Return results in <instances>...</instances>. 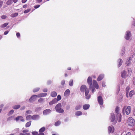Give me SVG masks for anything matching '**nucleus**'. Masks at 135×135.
Masks as SVG:
<instances>
[{
  "label": "nucleus",
  "mask_w": 135,
  "mask_h": 135,
  "mask_svg": "<svg viewBox=\"0 0 135 135\" xmlns=\"http://www.w3.org/2000/svg\"><path fill=\"white\" fill-rule=\"evenodd\" d=\"M80 91L84 93L85 92V95L86 99H88L90 97V95L88 94L89 92V90L87 89L86 86L84 85H82L80 88Z\"/></svg>",
  "instance_id": "1"
},
{
  "label": "nucleus",
  "mask_w": 135,
  "mask_h": 135,
  "mask_svg": "<svg viewBox=\"0 0 135 135\" xmlns=\"http://www.w3.org/2000/svg\"><path fill=\"white\" fill-rule=\"evenodd\" d=\"M55 108L56 111L58 113H62L64 112L63 109L61 108V105L60 103H59L56 105Z\"/></svg>",
  "instance_id": "2"
},
{
  "label": "nucleus",
  "mask_w": 135,
  "mask_h": 135,
  "mask_svg": "<svg viewBox=\"0 0 135 135\" xmlns=\"http://www.w3.org/2000/svg\"><path fill=\"white\" fill-rule=\"evenodd\" d=\"M128 125L131 126H133L135 124V121L132 117L129 118L128 120Z\"/></svg>",
  "instance_id": "3"
},
{
  "label": "nucleus",
  "mask_w": 135,
  "mask_h": 135,
  "mask_svg": "<svg viewBox=\"0 0 135 135\" xmlns=\"http://www.w3.org/2000/svg\"><path fill=\"white\" fill-rule=\"evenodd\" d=\"M131 33L130 31H126L125 36V38L126 40H129L130 39L131 36Z\"/></svg>",
  "instance_id": "4"
},
{
  "label": "nucleus",
  "mask_w": 135,
  "mask_h": 135,
  "mask_svg": "<svg viewBox=\"0 0 135 135\" xmlns=\"http://www.w3.org/2000/svg\"><path fill=\"white\" fill-rule=\"evenodd\" d=\"M98 101L99 104L102 105L103 103V100L101 96H99L98 97Z\"/></svg>",
  "instance_id": "5"
},
{
  "label": "nucleus",
  "mask_w": 135,
  "mask_h": 135,
  "mask_svg": "<svg viewBox=\"0 0 135 135\" xmlns=\"http://www.w3.org/2000/svg\"><path fill=\"white\" fill-rule=\"evenodd\" d=\"M121 76L122 78H124L129 76L126 71L124 70L122 72Z\"/></svg>",
  "instance_id": "6"
},
{
  "label": "nucleus",
  "mask_w": 135,
  "mask_h": 135,
  "mask_svg": "<svg viewBox=\"0 0 135 135\" xmlns=\"http://www.w3.org/2000/svg\"><path fill=\"white\" fill-rule=\"evenodd\" d=\"M131 107L130 106H128L126 109V113L127 115L131 113Z\"/></svg>",
  "instance_id": "7"
},
{
  "label": "nucleus",
  "mask_w": 135,
  "mask_h": 135,
  "mask_svg": "<svg viewBox=\"0 0 135 135\" xmlns=\"http://www.w3.org/2000/svg\"><path fill=\"white\" fill-rule=\"evenodd\" d=\"M37 97H38L37 95H32L29 99V101L30 102H32V101H34L36 100Z\"/></svg>",
  "instance_id": "8"
},
{
  "label": "nucleus",
  "mask_w": 135,
  "mask_h": 135,
  "mask_svg": "<svg viewBox=\"0 0 135 135\" xmlns=\"http://www.w3.org/2000/svg\"><path fill=\"white\" fill-rule=\"evenodd\" d=\"M87 83L89 85V88H91V86L92 84V78L91 77H89L87 80Z\"/></svg>",
  "instance_id": "9"
},
{
  "label": "nucleus",
  "mask_w": 135,
  "mask_h": 135,
  "mask_svg": "<svg viewBox=\"0 0 135 135\" xmlns=\"http://www.w3.org/2000/svg\"><path fill=\"white\" fill-rule=\"evenodd\" d=\"M114 132V127L112 126H109L108 127V132L109 133H113Z\"/></svg>",
  "instance_id": "10"
},
{
  "label": "nucleus",
  "mask_w": 135,
  "mask_h": 135,
  "mask_svg": "<svg viewBox=\"0 0 135 135\" xmlns=\"http://www.w3.org/2000/svg\"><path fill=\"white\" fill-rule=\"evenodd\" d=\"M51 112V111L50 109H47L44 110L43 112V114L44 115H46L49 114Z\"/></svg>",
  "instance_id": "11"
},
{
  "label": "nucleus",
  "mask_w": 135,
  "mask_h": 135,
  "mask_svg": "<svg viewBox=\"0 0 135 135\" xmlns=\"http://www.w3.org/2000/svg\"><path fill=\"white\" fill-rule=\"evenodd\" d=\"M57 101V99L56 98H55L49 102V104L50 105H52L56 103Z\"/></svg>",
  "instance_id": "12"
},
{
  "label": "nucleus",
  "mask_w": 135,
  "mask_h": 135,
  "mask_svg": "<svg viewBox=\"0 0 135 135\" xmlns=\"http://www.w3.org/2000/svg\"><path fill=\"white\" fill-rule=\"evenodd\" d=\"M129 57V60H131L132 62H135V54H134Z\"/></svg>",
  "instance_id": "13"
},
{
  "label": "nucleus",
  "mask_w": 135,
  "mask_h": 135,
  "mask_svg": "<svg viewBox=\"0 0 135 135\" xmlns=\"http://www.w3.org/2000/svg\"><path fill=\"white\" fill-rule=\"evenodd\" d=\"M93 85L94 87L98 89L99 88V86L97 82L95 80H93Z\"/></svg>",
  "instance_id": "14"
},
{
  "label": "nucleus",
  "mask_w": 135,
  "mask_h": 135,
  "mask_svg": "<svg viewBox=\"0 0 135 135\" xmlns=\"http://www.w3.org/2000/svg\"><path fill=\"white\" fill-rule=\"evenodd\" d=\"M23 117L22 116H19L17 117L16 118L15 120L16 121H18L19 120H21V121L24 122L25 120L23 119Z\"/></svg>",
  "instance_id": "15"
},
{
  "label": "nucleus",
  "mask_w": 135,
  "mask_h": 135,
  "mask_svg": "<svg viewBox=\"0 0 135 135\" xmlns=\"http://www.w3.org/2000/svg\"><path fill=\"white\" fill-rule=\"evenodd\" d=\"M40 118V116L37 115H35L31 116V119L33 120L38 119Z\"/></svg>",
  "instance_id": "16"
},
{
  "label": "nucleus",
  "mask_w": 135,
  "mask_h": 135,
  "mask_svg": "<svg viewBox=\"0 0 135 135\" xmlns=\"http://www.w3.org/2000/svg\"><path fill=\"white\" fill-rule=\"evenodd\" d=\"M132 61L131 60H129V57H128L127 58V61L126 62V65L129 66L131 64Z\"/></svg>",
  "instance_id": "17"
},
{
  "label": "nucleus",
  "mask_w": 135,
  "mask_h": 135,
  "mask_svg": "<svg viewBox=\"0 0 135 135\" xmlns=\"http://www.w3.org/2000/svg\"><path fill=\"white\" fill-rule=\"evenodd\" d=\"M117 118L118 122H120L121 120L122 117L121 114L120 113H118L117 115Z\"/></svg>",
  "instance_id": "18"
},
{
  "label": "nucleus",
  "mask_w": 135,
  "mask_h": 135,
  "mask_svg": "<svg viewBox=\"0 0 135 135\" xmlns=\"http://www.w3.org/2000/svg\"><path fill=\"white\" fill-rule=\"evenodd\" d=\"M47 95L46 93H41L37 95V96L38 98H40L42 97H45Z\"/></svg>",
  "instance_id": "19"
},
{
  "label": "nucleus",
  "mask_w": 135,
  "mask_h": 135,
  "mask_svg": "<svg viewBox=\"0 0 135 135\" xmlns=\"http://www.w3.org/2000/svg\"><path fill=\"white\" fill-rule=\"evenodd\" d=\"M70 93V91L69 89H67L65 92L64 95L66 97L68 96Z\"/></svg>",
  "instance_id": "20"
},
{
  "label": "nucleus",
  "mask_w": 135,
  "mask_h": 135,
  "mask_svg": "<svg viewBox=\"0 0 135 135\" xmlns=\"http://www.w3.org/2000/svg\"><path fill=\"white\" fill-rule=\"evenodd\" d=\"M90 105L88 104H86L84 105L83 106V109L85 110H87L89 107Z\"/></svg>",
  "instance_id": "21"
},
{
  "label": "nucleus",
  "mask_w": 135,
  "mask_h": 135,
  "mask_svg": "<svg viewBox=\"0 0 135 135\" xmlns=\"http://www.w3.org/2000/svg\"><path fill=\"white\" fill-rule=\"evenodd\" d=\"M115 116L114 114H112L111 115L110 118V120L111 122H112L114 121L115 120Z\"/></svg>",
  "instance_id": "22"
},
{
  "label": "nucleus",
  "mask_w": 135,
  "mask_h": 135,
  "mask_svg": "<svg viewBox=\"0 0 135 135\" xmlns=\"http://www.w3.org/2000/svg\"><path fill=\"white\" fill-rule=\"evenodd\" d=\"M104 76L103 74L100 75L97 78V81H100L104 77Z\"/></svg>",
  "instance_id": "23"
},
{
  "label": "nucleus",
  "mask_w": 135,
  "mask_h": 135,
  "mask_svg": "<svg viewBox=\"0 0 135 135\" xmlns=\"http://www.w3.org/2000/svg\"><path fill=\"white\" fill-rule=\"evenodd\" d=\"M127 74L129 76L131 75L132 73V70L131 68H129L128 69L127 71L126 72Z\"/></svg>",
  "instance_id": "24"
},
{
  "label": "nucleus",
  "mask_w": 135,
  "mask_h": 135,
  "mask_svg": "<svg viewBox=\"0 0 135 135\" xmlns=\"http://www.w3.org/2000/svg\"><path fill=\"white\" fill-rule=\"evenodd\" d=\"M57 94L56 93L55 91H53L51 93V95L52 97H55L56 96Z\"/></svg>",
  "instance_id": "25"
},
{
  "label": "nucleus",
  "mask_w": 135,
  "mask_h": 135,
  "mask_svg": "<svg viewBox=\"0 0 135 135\" xmlns=\"http://www.w3.org/2000/svg\"><path fill=\"white\" fill-rule=\"evenodd\" d=\"M118 61H119V62H118L119 64L118 65V67H119L122 65V62H123V61H122V59H119Z\"/></svg>",
  "instance_id": "26"
},
{
  "label": "nucleus",
  "mask_w": 135,
  "mask_h": 135,
  "mask_svg": "<svg viewBox=\"0 0 135 135\" xmlns=\"http://www.w3.org/2000/svg\"><path fill=\"white\" fill-rule=\"evenodd\" d=\"M18 13H15L12 14L11 15V16L12 17H16L18 16Z\"/></svg>",
  "instance_id": "27"
},
{
  "label": "nucleus",
  "mask_w": 135,
  "mask_h": 135,
  "mask_svg": "<svg viewBox=\"0 0 135 135\" xmlns=\"http://www.w3.org/2000/svg\"><path fill=\"white\" fill-rule=\"evenodd\" d=\"M31 121H30L29 122H27L26 124V127H30L31 125Z\"/></svg>",
  "instance_id": "28"
},
{
  "label": "nucleus",
  "mask_w": 135,
  "mask_h": 135,
  "mask_svg": "<svg viewBox=\"0 0 135 135\" xmlns=\"http://www.w3.org/2000/svg\"><path fill=\"white\" fill-rule=\"evenodd\" d=\"M20 107V105H16L13 107V108L14 109H17L19 108Z\"/></svg>",
  "instance_id": "29"
},
{
  "label": "nucleus",
  "mask_w": 135,
  "mask_h": 135,
  "mask_svg": "<svg viewBox=\"0 0 135 135\" xmlns=\"http://www.w3.org/2000/svg\"><path fill=\"white\" fill-rule=\"evenodd\" d=\"M13 3L12 0H8L6 2V4L7 5H11Z\"/></svg>",
  "instance_id": "30"
},
{
  "label": "nucleus",
  "mask_w": 135,
  "mask_h": 135,
  "mask_svg": "<svg viewBox=\"0 0 135 135\" xmlns=\"http://www.w3.org/2000/svg\"><path fill=\"white\" fill-rule=\"evenodd\" d=\"M82 114V112L81 111H77L75 113V115L77 116L81 115Z\"/></svg>",
  "instance_id": "31"
},
{
  "label": "nucleus",
  "mask_w": 135,
  "mask_h": 135,
  "mask_svg": "<svg viewBox=\"0 0 135 135\" xmlns=\"http://www.w3.org/2000/svg\"><path fill=\"white\" fill-rule=\"evenodd\" d=\"M134 94V91L132 90L130 91L129 94V95L130 97H131Z\"/></svg>",
  "instance_id": "32"
},
{
  "label": "nucleus",
  "mask_w": 135,
  "mask_h": 135,
  "mask_svg": "<svg viewBox=\"0 0 135 135\" xmlns=\"http://www.w3.org/2000/svg\"><path fill=\"white\" fill-rule=\"evenodd\" d=\"M45 130V128L44 127H42L39 130V132L40 133H42Z\"/></svg>",
  "instance_id": "33"
},
{
  "label": "nucleus",
  "mask_w": 135,
  "mask_h": 135,
  "mask_svg": "<svg viewBox=\"0 0 135 135\" xmlns=\"http://www.w3.org/2000/svg\"><path fill=\"white\" fill-rule=\"evenodd\" d=\"M73 84V80L71 79L70 80L69 83V85L70 86H72Z\"/></svg>",
  "instance_id": "34"
},
{
  "label": "nucleus",
  "mask_w": 135,
  "mask_h": 135,
  "mask_svg": "<svg viewBox=\"0 0 135 135\" xmlns=\"http://www.w3.org/2000/svg\"><path fill=\"white\" fill-rule=\"evenodd\" d=\"M125 50L124 48H123L121 52V55H123L124 54L125 52Z\"/></svg>",
  "instance_id": "35"
},
{
  "label": "nucleus",
  "mask_w": 135,
  "mask_h": 135,
  "mask_svg": "<svg viewBox=\"0 0 135 135\" xmlns=\"http://www.w3.org/2000/svg\"><path fill=\"white\" fill-rule=\"evenodd\" d=\"M119 107H117L115 108V113H117V114L118 113H119L118 112L119 111Z\"/></svg>",
  "instance_id": "36"
},
{
  "label": "nucleus",
  "mask_w": 135,
  "mask_h": 135,
  "mask_svg": "<svg viewBox=\"0 0 135 135\" xmlns=\"http://www.w3.org/2000/svg\"><path fill=\"white\" fill-rule=\"evenodd\" d=\"M61 123V122L60 121H58L55 122V126H58L60 125Z\"/></svg>",
  "instance_id": "37"
},
{
  "label": "nucleus",
  "mask_w": 135,
  "mask_h": 135,
  "mask_svg": "<svg viewBox=\"0 0 135 135\" xmlns=\"http://www.w3.org/2000/svg\"><path fill=\"white\" fill-rule=\"evenodd\" d=\"M8 24V23H4L1 26V27L2 28H4L6 27Z\"/></svg>",
  "instance_id": "38"
},
{
  "label": "nucleus",
  "mask_w": 135,
  "mask_h": 135,
  "mask_svg": "<svg viewBox=\"0 0 135 135\" xmlns=\"http://www.w3.org/2000/svg\"><path fill=\"white\" fill-rule=\"evenodd\" d=\"M40 89V88H37L34 89L33 90V92H36L38 91Z\"/></svg>",
  "instance_id": "39"
},
{
  "label": "nucleus",
  "mask_w": 135,
  "mask_h": 135,
  "mask_svg": "<svg viewBox=\"0 0 135 135\" xmlns=\"http://www.w3.org/2000/svg\"><path fill=\"white\" fill-rule=\"evenodd\" d=\"M44 99L42 98H40L38 100V102L39 103H42L44 102Z\"/></svg>",
  "instance_id": "40"
},
{
  "label": "nucleus",
  "mask_w": 135,
  "mask_h": 135,
  "mask_svg": "<svg viewBox=\"0 0 135 135\" xmlns=\"http://www.w3.org/2000/svg\"><path fill=\"white\" fill-rule=\"evenodd\" d=\"M81 107V106L80 105H78L77 106L75 107V109L76 110L79 109Z\"/></svg>",
  "instance_id": "41"
},
{
  "label": "nucleus",
  "mask_w": 135,
  "mask_h": 135,
  "mask_svg": "<svg viewBox=\"0 0 135 135\" xmlns=\"http://www.w3.org/2000/svg\"><path fill=\"white\" fill-rule=\"evenodd\" d=\"M31 10V9H29L26 10H25L24 11V13H26L29 12Z\"/></svg>",
  "instance_id": "42"
},
{
  "label": "nucleus",
  "mask_w": 135,
  "mask_h": 135,
  "mask_svg": "<svg viewBox=\"0 0 135 135\" xmlns=\"http://www.w3.org/2000/svg\"><path fill=\"white\" fill-rule=\"evenodd\" d=\"M31 118V115H27L26 117V119L27 120H28L30 119Z\"/></svg>",
  "instance_id": "43"
},
{
  "label": "nucleus",
  "mask_w": 135,
  "mask_h": 135,
  "mask_svg": "<svg viewBox=\"0 0 135 135\" xmlns=\"http://www.w3.org/2000/svg\"><path fill=\"white\" fill-rule=\"evenodd\" d=\"M61 99V96L59 95H58L57 96V100H58V101H59Z\"/></svg>",
  "instance_id": "44"
},
{
  "label": "nucleus",
  "mask_w": 135,
  "mask_h": 135,
  "mask_svg": "<svg viewBox=\"0 0 135 135\" xmlns=\"http://www.w3.org/2000/svg\"><path fill=\"white\" fill-rule=\"evenodd\" d=\"M1 18L2 19H6V18H7V16H6V15H3L1 17Z\"/></svg>",
  "instance_id": "45"
},
{
  "label": "nucleus",
  "mask_w": 135,
  "mask_h": 135,
  "mask_svg": "<svg viewBox=\"0 0 135 135\" xmlns=\"http://www.w3.org/2000/svg\"><path fill=\"white\" fill-rule=\"evenodd\" d=\"M32 111L30 110H28L26 112V113H27V114H30L32 113Z\"/></svg>",
  "instance_id": "46"
},
{
  "label": "nucleus",
  "mask_w": 135,
  "mask_h": 135,
  "mask_svg": "<svg viewBox=\"0 0 135 135\" xmlns=\"http://www.w3.org/2000/svg\"><path fill=\"white\" fill-rule=\"evenodd\" d=\"M65 81L64 80H63L61 82V84L62 85H64L65 84Z\"/></svg>",
  "instance_id": "47"
},
{
  "label": "nucleus",
  "mask_w": 135,
  "mask_h": 135,
  "mask_svg": "<svg viewBox=\"0 0 135 135\" xmlns=\"http://www.w3.org/2000/svg\"><path fill=\"white\" fill-rule=\"evenodd\" d=\"M91 88H89L90 89H92V93H93L94 92V90H95V88L93 87H92V86H91Z\"/></svg>",
  "instance_id": "48"
},
{
  "label": "nucleus",
  "mask_w": 135,
  "mask_h": 135,
  "mask_svg": "<svg viewBox=\"0 0 135 135\" xmlns=\"http://www.w3.org/2000/svg\"><path fill=\"white\" fill-rule=\"evenodd\" d=\"M37 132H32V134L33 135H37Z\"/></svg>",
  "instance_id": "49"
},
{
  "label": "nucleus",
  "mask_w": 135,
  "mask_h": 135,
  "mask_svg": "<svg viewBox=\"0 0 135 135\" xmlns=\"http://www.w3.org/2000/svg\"><path fill=\"white\" fill-rule=\"evenodd\" d=\"M3 3V2L2 1H0V8L2 7Z\"/></svg>",
  "instance_id": "50"
},
{
  "label": "nucleus",
  "mask_w": 135,
  "mask_h": 135,
  "mask_svg": "<svg viewBox=\"0 0 135 135\" xmlns=\"http://www.w3.org/2000/svg\"><path fill=\"white\" fill-rule=\"evenodd\" d=\"M129 87H127L126 89V92L127 93H127L128 92V90H129Z\"/></svg>",
  "instance_id": "51"
},
{
  "label": "nucleus",
  "mask_w": 135,
  "mask_h": 135,
  "mask_svg": "<svg viewBox=\"0 0 135 135\" xmlns=\"http://www.w3.org/2000/svg\"><path fill=\"white\" fill-rule=\"evenodd\" d=\"M102 85L103 87L105 86H106L105 82H103L102 83Z\"/></svg>",
  "instance_id": "52"
},
{
  "label": "nucleus",
  "mask_w": 135,
  "mask_h": 135,
  "mask_svg": "<svg viewBox=\"0 0 135 135\" xmlns=\"http://www.w3.org/2000/svg\"><path fill=\"white\" fill-rule=\"evenodd\" d=\"M41 107H38L36 108V111H37L38 110H41Z\"/></svg>",
  "instance_id": "53"
},
{
  "label": "nucleus",
  "mask_w": 135,
  "mask_h": 135,
  "mask_svg": "<svg viewBox=\"0 0 135 135\" xmlns=\"http://www.w3.org/2000/svg\"><path fill=\"white\" fill-rule=\"evenodd\" d=\"M16 36L17 37H20V34L19 33H16Z\"/></svg>",
  "instance_id": "54"
},
{
  "label": "nucleus",
  "mask_w": 135,
  "mask_h": 135,
  "mask_svg": "<svg viewBox=\"0 0 135 135\" xmlns=\"http://www.w3.org/2000/svg\"><path fill=\"white\" fill-rule=\"evenodd\" d=\"M14 112V110H11L9 112V113L10 114H12Z\"/></svg>",
  "instance_id": "55"
},
{
  "label": "nucleus",
  "mask_w": 135,
  "mask_h": 135,
  "mask_svg": "<svg viewBox=\"0 0 135 135\" xmlns=\"http://www.w3.org/2000/svg\"><path fill=\"white\" fill-rule=\"evenodd\" d=\"M40 5H37L34 6V8H37L40 7Z\"/></svg>",
  "instance_id": "56"
},
{
  "label": "nucleus",
  "mask_w": 135,
  "mask_h": 135,
  "mask_svg": "<svg viewBox=\"0 0 135 135\" xmlns=\"http://www.w3.org/2000/svg\"><path fill=\"white\" fill-rule=\"evenodd\" d=\"M22 132L23 133L27 132H28V130H27V129H25V130H23V131Z\"/></svg>",
  "instance_id": "57"
},
{
  "label": "nucleus",
  "mask_w": 135,
  "mask_h": 135,
  "mask_svg": "<svg viewBox=\"0 0 135 135\" xmlns=\"http://www.w3.org/2000/svg\"><path fill=\"white\" fill-rule=\"evenodd\" d=\"M47 89L46 88H45L43 89V91L45 92H47Z\"/></svg>",
  "instance_id": "58"
},
{
  "label": "nucleus",
  "mask_w": 135,
  "mask_h": 135,
  "mask_svg": "<svg viewBox=\"0 0 135 135\" xmlns=\"http://www.w3.org/2000/svg\"><path fill=\"white\" fill-rule=\"evenodd\" d=\"M9 32L8 31H6L4 32V35H6Z\"/></svg>",
  "instance_id": "59"
},
{
  "label": "nucleus",
  "mask_w": 135,
  "mask_h": 135,
  "mask_svg": "<svg viewBox=\"0 0 135 135\" xmlns=\"http://www.w3.org/2000/svg\"><path fill=\"white\" fill-rule=\"evenodd\" d=\"M132 25L134 26H135V19L134 20V21L132 23Z\"/></svg>",
  "instance_id": "60"
},
{
  "label": "nucleus",
  "mask_w": 135,
  "mask_h": 135,
  "mask_svg": "<svg viewBox=\"0 0 135 135\" xmlns=\"http://www.w3.org/2000/svg\"><path fill=\"white\" fill-rule=\"evenodd\" d=\"M133 84L135 85V78H133Z\"/></svg>",
  "instance_id": "61"
},
{
  "label": "nucleus",
  "mask_w": 135,
  "mask_h": 135,
  "mask_svg": "<svg viewBox=\"0 0 135 135\" xmlns=\"http://www.w3.org/2000/svg\"><path fill=\"white\" fill-rule=\"evenodd\" d=\"M37 135H44V134L43 133H40L38 134H37Z\"/></svg>",
  "instance_id": "62"
},
{
  "label": "nucleus",
  "mask_w": 135,
  "mask_h": 135,
  "mask_svg": "<svg viewBox=\"0 0 135 135\" xmlns=\"http://www.w3.org/2000/svg\"><path fill=\"white\" fill-rule=\"evenodd\" d=\"M25 108V106H23V107H22L21 108V110H23Z\"/></svg>",
  "instance_id": "63"
},
{
  "label": "nucleus",
  "mask_w": 135,
  "mask_h": 135,
  "mask_svg": "<svg viewBox=\"0 0 135 135\" xmlns=\"http://www.w3.org/2000/svg\"><path fill=\"white\" fill-rule=\"evenodd\" d=\"M126 135H131V134L130 132H128L126 134Z\"/></svg>",
  "instance_id": "64"
}]
</instances>
